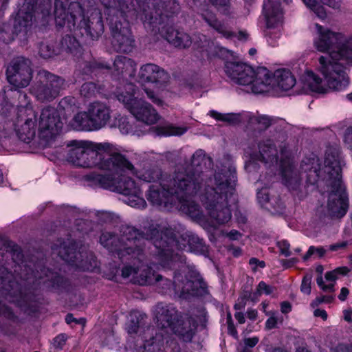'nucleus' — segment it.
Masks as SVG:
<instances>
[{"label": "nucleus", "mask_w": 352, "mask_h": 352, "mask_svg": "<svg viewBox=\"0 0 352 352\" xmlns=\"http://www.w3.org/2000/svg\"><path fill=\"white\" fill-rule=\"evenodd\" d=\"M176 234L171 228H161L151 225L144 232L135 227L122 225L119 234L103 232L100 237L102 246L119 258L131 260L133 265H126L122 270L124 278H131V281L140 285L159 283L162 292L173 289L175 293V280L172 283L162 275L155 276L154 270L171 269L181 266L185 258L179 253L174 254L173 247L177 245Z\"/></svg>", "instance_id": "obj_1"}, {"label": "nucleus", "mask_w": 352, "mask_h": 352, "mask_svg": "<svg viewBox=\"0 0 352 352\" xmlns=\"http://www.w3.org/2000/svg\"><path fill=\"white\" fill-rule=\"evenodd\" d=\"M67 146L69 147L67 160L73 164L83 168H97L107 173L87 176L88 179L99 187L123 193L137 190L130 179L121 177L117 179L114 177L125 168H132V166L125 156L114 152L109 143L72 141Z\"/></svg>", "instance_id": "obj_2"}, {"label": "nucleus", "mask_w": 352, "mask_h": 352, "mask_svg": "<svg viewBox=\"0 0 352 352\" xmlns=\"http://www.w3.org/2000/svg\"><path fill=\"white\" fill-rule=\"evenodd\" d=\"M11 126L21 142L30 144L37 137L39 144L46 147L51 146L60 134L63 122L57 110L47 107L39 116L34 109L21 110L12 118Z\"/></svg>", "instance_id": "obj_3"}, {"label": "nucleus", "mask_w": 352, "mask_h": 352, "mask_svg": "<svg viewBox=\"0 0 352 352\" xmlns=\"http://www.w3.org/2000/svg\"><path fill=\"white\" fill-rule=\"evenodd\" d=\"M204 182L198 170L177 171L172 177L163 178L159 184H152L146 198L153 205L170 210L179 199L196 195L204 187Z\"/></svg>", "instance_id": "obj_4"}, {"label": "nucleus", "mask_w": 352, "mask_h": 352, "mask_svg": "<svg viewBox=\"0 0 352 352\" xmlns=\"http://www.w3.org/2000/svg\"><path fill=\"white\" fill-rule=\"evenodd\" d=\"M227 173H217L214 176L215 186L209 184L200 195L211 223L214 226L228 223L232 217L228 203L235 192L236 167L229 166Z\"/></svg>", "instance_id": "obj_5"}, {"label": "nucleus", "mask_w": 352, "mask_h": 352, "mask_svg": "<svg viewBox=\"0 0 352 352\" xmlns=\"http://www.w3.org/2000/svg\"><path fill=\"white\" fill-rule=\"evenodd\" d=\"M258 153L252 154L250 160L245 164L247 171L257 170L256 160L263 162L268 167L279 166L283 183L291 190H297L300 186L302 177L295 168L289 145L282 142L279 145L278 152L274 142L266 139L258 142Z\"/></svg>", "instance_id": "obj_6"}, {"label": "nucleus", "mask_w": 352, "mask_h": 352, "mask_svg": "<svg viewBox=\"0 0 352 352\" xmlns=\"http://www.w3.org/2000/svg\"><path fill=\"white\" fill-rule=\"evenodd\" d=\"M318 69L324 76V80L313 72L307 70L300 76L303 89L326 94L329 89L341 91L348 86L349 78L341 63H329L325 57H320Z\"/></svg>", "instance_id": "obj_7"}, {"label": "nucleus", "mask_w": 352, "mask_h": 352, "mask_svg": "<svg viewBox=\"0 0 352 352\" xmlns=\"http://www.w3.org/2000/svg\"><path fill=\"white\" fill-rule=\"evenodd\" d=\"M316 34L314 38L316 49L327 52L325 57L329 63L352 65V37L345 39L344 36L327 27L315 24Z\"/></svg>", "instance_id": "obj_8"}, {"label": "nucleus", "mask_w": 352, "mask_h": 352, "mask_svg": "<svg viewBox=\"0 0 352 352\" xmlns=\"http://www.w3.org/2000/svg\"><path fill=\"white\" fill-rule=\"evenodd\" d=\"M302 173L306 174L307 183L314 185L320 179L327 184L342 182L340 150L337 147L329 146L324 154L322 167L316 156L306 158L300 165Z\"/></svg>", "instance_id": "obj_9"}, {"label": "nucleus", "mask_w": 352, "mask_h": 352, "mask_svg": "<svg viewBox=\"0 0 352 352\" xmlns=\"http://www.w3.org/2000/svg\"><path fill=\"white\" fill-rule=\"evenodd\" d=\"M128 162L131 164L132 168H125L114 177L117 179L121 177L130 179L133 182L137 190H135V192H129V193L118 192L123 195L124 197L122 200L127 205L137 208H144L146 206V203L142 197V192L139 186L131 177L126 176L125 173L129 170L142 181L155 183L158 180L160 179L161 181L163 179L161 178L162 175V171L157 166H153L149 163H145L141 168H138L134 167L129 160Z\"/></svg>", "instance_id": "obj_10"}, {"label": "nucleus", "mask_w": 352, "mask_h": 352, "mask_svg": "<svg viewBox=\"0 0 352 352\" xmlns=\"http://www.w3.org/2000/svg\"><path fill=\"white\" fill-rule=\"evenodd\" d=\"M135 87L133 83H126L123 88L118 89L116 98L138 120L147 124H155L160 116L149 103L135 98Z\"/></svg>", "instance_id": "obj_11"}, {"label": "nucleus", "mask_w": 352, "mask_h": 352, "mask_svg": "<svg viewBox=\"0 0 352 352\" xmlns=\"http://www.w3.org/2000/svg\"><path fill=\"white\" fill-rule=\"evenodd\" d=\"M71 20L67 19V25L69 29H83L81 35H86L92 39L97 38L104 31V25L101 13L95 10L91 14V18L86 19L84 10L80 3L72 1L69 3Z\"/></svg>", "instance_id": "obj_12"}, {"label": "nucleus", "mask_w": 352, "mask_h": 352, "mask_svg": "<svg viewBox=\"0 0 352 352\" xmlns=\"http://www.w3.org/2000/svg\"><path fill=\"white\" fill-rule=\"evenodd\" d=\"M254 91L255 94L280 89L287 91L296 84V79L287 69H278L274 74L265 67L258 68Z\"/></svg>", "instance_id": "obj_13"}, {"label": "nucleus", "mask_w": 352, "mask_h": 352, "mask_svg": "<svg viewBox=\"0 0 352 352\" xmlns=\"http://www.w3.org/2000/svg\"><path fill=\"white\" fill-rule=\"evenodd\" d=\"M155 312L157 325L162 329L170 328L186 341L192 339L193 332L190 327V320L181 322L180 316L175 307L160 302L156 305Z\"/></svg>", "instance_id": "obj_14"}, {"label": "nucleus", "mask_w": 352, "mask_h": 352, "mask_svg": "<svg viewBox=\"0 0 352 352\" xmlns=\"http://www.w3.org/2000/svg\"><path fill=\"white\" fill-rule=\"evenodd\" d=\"M36 79L30 91L38 101L43 102L53 100L59 95L60 90L65 88V80L47 70H40Z\"/></svg>", "instance_id": "obj_15"}, {"label": "nucleus", "mask_w": 352, "mask_h": 352, "mask_svg": "<svg viewBox=\"0 0 352 352\" xmlns=\"http://www.w3.org/2000/svg\"><path fill=\"white\" fill-rule=\"evenodd\" d=\"M175 272V289L181 291V295L201 296L208 293L207 285L196 270L190 269L185 261Z\"/></svg>", "instance_id": "obj_16"}, {"label": "nucleus", "mask_w": 352, "mask_h": 352, "mask_svg": "<svg viewBox=\"0 0 352 352\" xmlns=\"http://www.w3.org/2000/svg\"><path fill=\"white\" fill-rule=\"evenodd\" d=\"M2 274L0 276V297L8 301L14 302L18 306H23L28 301V297L22 292L20 285L13 280L12 274L4 268H1ZM11 318L13 316L12 310L0 301V314Z\"/></svg>", "instance_id": "obj_17"}, {"label": "nucleus", "mask_w": 352, "mask_h": 352, "mask_svg": "<svg viewBox=\"0 0 352 352\" xmlns=\"http://www.w3.org/2000/svg\"><path fill=\"white\" fill-rule=\"evenodd\" d=\"M52 249L63 261L82 270L90 271L97 265L96 258L91 253L87 256L89 262L82 258V252L76 251V245L73 241H58V244H54Z\"/></svg>", "instance_id": "obj_18"}, {"label": "nucleus", "mask_w": 352, "mask_h": 352, "mask_svg": "<svg viewBox=\"0 0 352 352\" xmlns=\"http://www.w3.org/2000/svg\"><path fill=\"white\" fill-rule=\"evenodd\" d=\"M263 14L266 21L265 36L269 45L274 47L281 34L280 24L283 14L280 3L272 0H264Z\"/></svg>", "instance_id": "obj_19"}, {"label": "nucleus", "mask_w": 352, "mask_h": 352, "mask_svg": "<svg viewBox=\"0 0 352 352\" xmlns=\"http://www.w3.org/2000/svg\"><path fill=\"white\" fill-rule=\"evenodd\" d=\"M8 82L16 89H21L29 85L32 78L31 61L23 56L12 59L6 68Z\"/></svg>", "instance_id": "obj_20"}, {"label": "nucleus", "mask_w": 352, "mask_h": 352, "mask_svg": "<svg viewBox=\"0 0 352 352\" xmlns=\"http://www.w3.org/2000/svg\"><path fill=\"white\" fill-rule=\"evenodd\" d=\"M226 75L234 82L243 86H250L253 93L257 72L250 65L239 61H226L224 66Z\"/></svg>", "instance_id": "obj_21"}, {"label": "nucleus", "mask_w": 352, "mask_h": 352, "mask_svg": "<svg viewBox=\"0 0 352 352\" xmlns=\"http://www.w3.org/2000/svg\"><path fill=\"white\" fill-rule=\"evenodd\" d=\"M153 328L146 327L140 340L144 342L142 346L136 349L137 352H180V347L173 340H167L166 344L162 342V336L156 333L153 336Z\"/></svg>", "instance_id": "obj_22"}, {"label": "nucleus", "mask_w": 352, "mask_h": 352, "mask_svg": "<svg viewBox=\"0 0 352 352\" xmlns=\"http://www.w3.org/2000/svg\"><path fill=\"white\" fill-rule=\"evenodd\" d=\"M329 192L327 203L328 215L332 217H342L348 208V197L342 182L327 184Z\"/></svg>", "instance_id": "obj_23"}, {"label": "nucleus", "mask_w": 352, "mask_h": 352, "mask_svg": "<svg viewBox=\"0 0 352 352\" xmlns=\"http://www.w3.org/2000/svg\"><path fill=\"white\" fill-rule=\"evenodd\" d=\"M212 165V159L206 155L204 150L199 149L192 155L191 158V166L195 168L191 173H195L197 170L200 174V179L201 182H204V188L207 184H209L210 186H215L214 177H209L212 175V172L208 170L206 167H210ZM229 166H234L229 160L226 162L225 164H223L217 171L215 172L214 177L217 173H224L225 175H229L226 170Z\"/></svg>", "instance_id": "obj_24"}, {"label": "nucleus", "mask_w": 352, "mask_h": 352, "mask_svg": "<svg viewBox=\"0 0 352 352\" xmlns=\"http://www.w3.org/2000/svg\"><path fill=\"white\" fill-rule=\"evenodd\" d=\"M112 45L118 52H131L134 47V39L128 28H122L120 23L111 27Z\"/></svg>", "instance_id": "obj_25"}, {"label": "nucleus", "mask_w": 352, "mask_h": 352, "mask_svg": "<svg viewBox=\"0 0 352 352\" xmlns=\"http://www.w3.org/2000/svg\"><path fill=\"white\" fill-rule=\"evenodd\" d=\"M168 74L160 67L153 63H146L141 66L138 78L140 82L162 84L167 81Z\"/></svg>", "instance_id": "obj_26"}, {"label": "nucleus", "mask_w": 352, "mask_h": 352, "mask_svg": "<svg viewBox=\"0 0 352 352\" xmlns=\"http://www.w3.org/2000/svg\"><path fill=\"white\" fill-rule=\"evenodd\" d=\"M194 45L202 52H206L207 56H217L220 58H228L232 56V52L225 47L214 45L207 37L204 34L195 35L193 38Z\"/></svg>", "instance_id": "obj_27"}, {"label": "nucleus", "mask_w": 352, "mask_h": 352, "mask_svg": "<svg viewBox=\"0 0 352 352\" xmlns=\"http://www.w3.org/2000/svg\"><path fill=\"white\" fill-rule=\"evenodd\" d=\"M33 14L32 12L20 10L14 20L13 30L15 35L19 36L21 40L28 38L32 25Z\"/></svg>", "instance_id": "obj_28"}, {"label": "nucleus", "mask_w": 352, "mask_h": 352, "mask_svg": "<svg viewBox=\"0 0 352 352\" xmlns=\"http://www.w3.org/2000/svg\"><path fill=\"white\" fill-rule=\"evenodd\" d=\"M89 112L95 130L104 127L110 119L109 109L100 102H94L90 104Z\"/></svg>", "instance_id": "obj_29"}, {"label": "nucleus", "mask_w": 352, "mask_h": 352, "mask_svg": "<svg viewBox=\"0 0 352 352\" xmlns=\"http://www.w3.org/2000/svg\"><path fill=\"white\" fill-rule=\"evenodd\" d=\"M69 0H55L54 2V19L56 25L59 27L67 26V28L70 31H74L76 35H78V33L76 31L79 30L80 33L84 32L83 29L80 30L79 28H76L74 30L73 28L71 30L69 28L67 25V19L71 20L70 12L69 10Z\"/></svg>", "instance_id": "obj_30"}, {"label": "nucleus", "mask_w": 352, "mask_h": 352, "mask_svg": "<svg viewBox=\"0 0 352 352\" xmlns=\"http://www.w3.org/2000/svg\"><path fill=\"white\" fill-rule=\"evenodd\" d=\"M69 0H55L54 2V19L56 25L59 27L67 26V28L70 31H74L76 35H78V33L76 31L79 30L80 33L84 32L83 29L80 30L79 28H76L74 30L73 28L71 30L69 28L67 25V19L71 20L70 12L69 10Z\"/></svg>", "instance_id": "obj_31"}, {"label": "nucleus", "mask_w": 352, "mask_h": 352, "mask_svg": "<svg viewBox=\"0 0 352 352\" xmlns=\"http://www.w3.org/2000/svg\"><path fill=\"white\" fill-rule=\"evenodd\" d=\"M113 69L115 75H120L123 79L128 80L135 76L136 63L126 56H117L113 62Z\"/></svg>", "instance_id": "obj_32"}, {"label": "nucleus", "mask_w": 352, "mask_h": 352, "mask_svg": "<svg viewBox=\"0 0 352 352\" xmlns=\"http://www.w3.org/2000/svg\"><path fill=\"white\" fill-rule=\"evenodd\" d=\"M162 34L168 43L177 47L186 48L190 47L192 43L188 34L176 30L172 26L163 28Z\"/></svg>", "instance_id": "obj_33"}, {"label": "nucleus", "mask_w": 352, "mask_h": 352, "mask_svg": "<svg viewBox=\"0 0 352 352\" xmlns=\"http://www.w3.org/2000/svg\"><path fill=\"white\" fill-rule=\"evenodd\" d=\"M175 206L179 211L188 215L192 219H200L202 217L201 207L194 201L185 197L177 201Z\"/></svg>", "instance_id": "obj_34"}, {"label": "nucleus", "mask_w": 352, "mask_h": 352, "mask_svg": "<svg viewBox=\"0 0 352 352\" xmlns=\"http://www.w3.org/2000/svg\"><path fill=\"white\" fill-rule=\"evenodd\" d=\"M201 16L210 27L223 36L229 38L232 35L228 27L224 23L219 21L213 12L206 10L201 13Z\"/></svg>", "instance_id": "obj_35"}, {"label": "nucleus", "mask_w": 352, "mask_h": 352, "mask_svg": "<svg viewBox=\"0 0 352 352\" xmlns=\"http://www.w3.org/2000/svg\"><path fill=\"white\" fill-rule=\"evenodd\" d=\"M182 238L189 246L191 252L197 254H206L208 252V247L204 240L192 232L186 231L182 234Z\"/></svg>", "instance_id": "obj_36"}, {"label": "nucleus", "mask_w": 352, "mask_h": 352, "mask_svg": "<svg viewBox=\"0 0 352 352\" xmlns=\"http://www.w3.org/2000/svg\"><path fill=\"white\" fill-rule=\"evenodd\" d=\"M16 94L18 96L19 104L16 108L10 104H6L5 107H2L1 114L5 117L8 116L11 112H14V114L20 113L22 109H33L32 104H30L28 96L27 94L22 91H16Z\"/></svg>", "instance_id": "obj_37"}, {"label": "nucleus", "mask_w": 352, "mask_h": 352, "mask_svg": "<svg viewBox=\"0 0 352 352\" xmlns=\"http://www.w3.org/2000/svg\"><path fill=\"white\" fill-rule=\"evenodd\" d=\"M148 4L156 10V13L160 15L169 16L177 12L179 6L175 0H148Z\"/></svg>", "instance_id": "obj_38"}, {"label": "nucleus", "mask_w": 352, "mask_h": 352, "mask_svg": "<svg viewBox=\"0 0 352 352\" xmlns=\"http://www.w3.org/2000/svg\"><path fill=\"white\" fill-rule=\"evenodd\" d=\"M72 126L77 131L95 130L89 111L77 113L73 118Z\"/></svg>", "instance_id": "obj_39"}, {"label": "nucleus", "mask_w": 352, "mask_h": 352, "mask_svg": "<svg viewBox=\"0 0 352 352\" xmlns=\"http://www.w3.org/2000/svg\"><path fill=\"white\" fill-rule=\"evenodd\" d=\"M245 118L248 119L250 128L258 131L265 130L272 122V118L265 115L254 116L248 113L245 115Z\"/></svg>", "instance_id": "obj_40"}, {"label": "nucleus", "mask_w": 352, "mask_h": 352, "mask_svg": "<svg viewBox=\"0 0 352 352\" xmlns=\"http://www.w3.org/2000/svg\"><path fill=\"white\" fill-rule=\"evenodd\" d=\"M116 124L122 134H136L139 135L138 131L133 126V122L126 116H119L116 118Z\"/></svg>", "instance_id": "obj_41"}, {"label": "nucleus", "mask_w": 352, "mask_h": 352, "mask_svg": "<svg viewBox=\"0 0 352 352\" xmlns=\"http://www.w3.org/2000/svg\"><path fill=\"white\" fill-rule=\"evenodd\" d=\"M157 135L170 136V135H181L187 131L186 127L175 126L171 124L160 126L155 129Z\"/></svg>", "instance_id": "obj_42"}, {"label": "nucleus", "mask_w": 352, "mask_h": 352, "mask_svg": "<svg viewBox=\"0 0 352 352\" xmlns=\"http://www.w3.org/2000/svg\"><path fill=\"white\" fill-rule=\"evenodd\" d=\"M144 316L138 311L131 312L130 314V321L127 326L129 334L133 335L138 333L142 324Z\"/></svg>", "instance_id": "obj_43"}, {"label": "nucleus", "mask_w": 352, "mask_h": 352, "mask_svg": "<svg viewBox=\"0 0 352 352\" xmlns=\"http://www.w3.org/2000/svg\"><path fill=\"white\" fill-rule=\"evenodd\" d=\"M208 115L218 121L236 124L241 122V116L236 113H221L214 110L209 111Z\"/></svg>", "instance_id": "obj_44"}, {"label": "nucleus", "mask_w": 352, "mask_h": 352, "mask_svg": "<svg viewBox=\"0 0 352 352\" xmlns=\"http://www.w3.org/2000/svg\"><path fill=\"white\" fill-rule=\"evenodd\" d=\"M61 46L63 50L72 54H76L80 49L78 41L71 35H66L63 38Z\"/></svg>", "instance_id": "obj_45"}, {"label": "nucleus", "mask_w": 352, "mask_h": 352, "mask_svg": "<svg viewBox=\"0 0 352 352\" xmlns=\"http://www.w3.org/2000/svg\"><path fill=\"white\" fill-rule=\"evenodd\" d=\"M104 7L124 12L129 8L130 0H100Z\"/></svg>", "instance_id": "obj_46"}, {"label": "nucleus", "mask_w": 352, "mask_h": 352, "mask_svg": "<svg viewBox=\"0 0 352 352\" xmlns=\"http://www.w3.org/2000/svg\"><path fill=\"white\" fill-rule=\"evenodd\" d=\"M302 1L318 18L324 19L326 17V12L324 7L321 6L316 0H302Z\"/></svg>", "instance_id": "obj_47"}, {"label": "nucleus", "mask_w": 352, "mask_h": 352, "mask_svg": "<svg viewBox=\"0 0 352 352\" xmlns=\"http://www.w3.org/2000/svg\"><path fill=\"white\" fill-rule=\"evenodd\" d=\"M84 67L82 68L84 72L86 74H91L96 71L97 69H109V66L104 63L97 62L93 60L91 62L86 61L83 63Z\"/></svg>", "instance_id": "obj_48"}, {"label": "nucleus", "mask_w": 352, "mask_h": 352, "mask_svg": "<svg viewBox=\"0 0 352 352\" xmlns=\"http://www.w3.org/2000/svg\"><path fill=\"white\" fill-rule=\"evenodd\" d=\"M80 92L85 98H91L98 92V89L94 82H88L81 86Z\"/></svg>", "instance_id": "obj_49"}, {"label": "nucleus", "mask_w": 352, "mask_h": 352, "mask_svg": "<svg viewBox=\"0 0 352 352\" xmlns=\"http://www.w3.org/2000/svg\"><path fill=\"white\" fill-rule=\"evenodd\" d=\"M14 32L11 31L8 25H3L0 28V42L8 43L14 40Z\"/></svg>", "instance_id": "obj_50"}, {"label": "nucleus", "mask_w": 352, "mask_h": 352, "mask_svg": "<svg viewBox=\"0 0 352 352\" xmlns=\"http://www.w3.org/2000/svg\"><path fill=\"white\" fill-rule=\"evenodd\" d=\"M38 54L43 58H49L55 54V50L54 47L47 43L42 42L38 47Z\"/></svg>", "instance_id": "obj_51"}, {"label": "nucleus", "mask_w": 352, "mask_h": 352, "mask_svg": "<svg viewBox=\"0 0 352 352\" xmlns=\"http://www.w3.org/2000/svg\"><path fill=\"white\" fill-rule=\"evenodd\" d=\"M326 253L323 247L310 246L308 251L303 256L304 261H307L311 256L316 255L318 258L322 257Z\"/></svg>", "instance_id": "obj_52"}, {"label": "nucleus", "mask_w": 352, "mask_h": 352, "mask_svg": "<svg viewBox=\"0 0 352 352\" xmlns=\"http://www.w3.org/2000/svg\"><path fill=\"white\" fill-rule=\"evenodd\" d=\"M349 272L346 267H338L333 271L328 272L325 274V279L328 281H335L338 278V274L346 275Z\"/></svg>", "instance_id": "obj_53"}, {"label": "nucleus", "mask_w": 352, "mask_h": 352, "mask_svg": "<svg viewBox=\"0 0 352 352\" xmlns=\"http://www.w3.org/2000/svg\"><path fill=\"white\" fill-rule=\"evenodd\" d=\"M274 288L268 285H267L265 282L261 281L259 283L256 292L254 294V296L252 297V300H254V297L257 298L258 296H261L263 293L269 295L273 292Z\"/></svg>", "instance_id": "obj_54"}, {"label": "nucleus", "mask_w": 352, "mask_h": 352, "mask_svg": "<svg viewBox=\"0 0 352 352\" xmlns=\"http://www.w3.org/2000/svg\"><path fill=\"white\" fill-rule=\"evenodd\" d=\"M311 274H305L302 280L300 290L302 293L309 294L311 293Z\"/></svg>", "instance_id": "obj_55"}, {"label": "nucleus", "mask_w": 352, "mask_h": 352, "mask_svg": "<svg viewBox=\"0 0 352 352\" xmlns=\"http://www.w3.org/2000/svg\"><path fill=\"white\" fill-rule=\"evenodd\" d=\"M257 199L262 206H265L268 202H270L269 192L267 188H262L257 192Z\"/></svg>", "instance_id": "obj_56"}, {"label": "nucleus", "mask_w": 352, "mask_h": 352, "mask_svg": "<svg viewBox=\"0 0 352 352\" xmlns=\"http://www.w3.org/2000/svg\"><path fill=\"white\" fill-rule=\"evenodd\" d=\"M277 246L281 254L284 255L286 257L289 256L291 255L292 252L290 251V245L287 241L282 240L278 241L277 243Z\"/></svg>", "instance_id": "obj_57"}, {"label": "nucleus", "mask_w": 352, "mask_h": 352, "mask_svg": "<svg viewBox=\"0 0 352 352\" xmlns=\"http://www.w3.org/2000/svg\"><path fill=\"white\" fill-rule=\"evenodd\" d=\"M210 1L223 14L228 13L229 0H210Z\"/></svg>", "instance_id": "obj_58"}, {"label": "nucleus", "mask_w": 352, "mask_h": 352, "mask_svg": "<svg viewBox=\"0 0 352 352\" xmlns=\"http://www.w3.org/2000/svg\"><path fill=\"white\" fill-rule=\"evenodd\" d=\"M144 92L146 93L147 97L155 104L158 106H162L163 104V101L158 97L157 95L155 94V92L146 87L143 88Z\"/></svg>", "instance_id": "obj_59"}, {"label": "nucleus", "mask_w": 352, "mask_h": 352, "mask_svg": "<svg viewBox=\"0 0 352 352\" xmlns=\"http://www.w3.org/2000/svg\"><path fill=\"white\" fill-rule=\"evenodd\" d=\"M67 337L65 334L61 333L58 335L54 339L53 344L55 348L62 349L63 346L65 345Z\"/></svg>", "instance_id": "obj_60"}, {"label": "nucleus", "mask_w": 352, "mask_h": 352, "mask_svg": "<svg viewBox=\"0 0 352 352\" xmlns=\"http://www.w3.org/2000/svg\"><path fill=\"white\" fill-rule=\"evenodd\" d=\"M249 264L252 267V271L256 272L257 269L264 268L265 267V263L263 261H260L256 258H251L249 260Z\"/></svg>", "instance_id": "obj_61"}, {"label": "nucleus", "mask_w": 352, "mask_h": 352, "mask_svg": "<svg viewBox=\"0 0 352 352\" xmlns=\"http://www.w3.org/2000/svg\"><path fill=\"white\" fill-rule=\"evenodd\" d=\"M316 282L318 285L324 292H333L334 291V284L329 283V285H324L323 278L320 275L316 279Z\"/></svg>", "instance_id": "obj_62"}, {"label": "nucleus", "mask_w": 352, "mask_h": 352, "mask_svg": "<svg viewBox=\"0 0 352 352\" xmlns=\"http://www.w3.org/2000/svg\"><path fill=\"white\" fill-rule=\"evenodd\" d=\"M333 297L331 296H322L317 297L311 303L313 307H317L322 302H331L333 300Z\"/></svg>", "instance_id": "obj_63"}, {"label": "nucleus", "mask_w": 352, "mask_h": 352, "mask_svg": "<svg viewBox=\"0 0 352 352\" xmlns=\"http://www.w3.org/2000/svg\"><path fill=\"white\" fill-rule=\"evenodd\" d=\"M316 1L322 7H323V6L321 3L327 5L328 6H329L332 8H334V9L339 8L340 7V4H341L340 0H316Z\"/></svg>", "instance_id": "obj_64"}]
</instances>
